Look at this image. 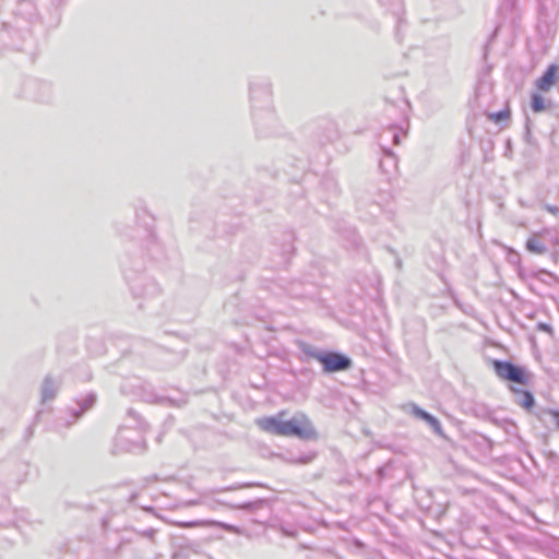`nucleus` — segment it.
<instances>
[{
  "label": "nucleus",
  "instance_id": "obj_10",
  "mask_svg": "<svg viewBox=\"0 0 559 559\" xmlns=\"http://www.w3.org/2000/svg\"><path fill=\"white\" fill-rule=\"evenodd\" d=\"M532 110L535 112H540L545 109V102L544 97L539 95L538 93H534L532 95V102H531Z\"/></svg>",
  "mask_w": 559,
  "mask_h": 559
},
{
  "label": "nucleus",
  "instance_id": "obj_19",
  "mask_svg": "<svg viewBox=\"0 0 559 559\" xmlns=\"http://www.w3.org/2000/svg\"><path fill=\"white\" fill-rule=\"evenodd\" d=\"M197 525H199L198 522H189V523H185L182 526H185V527H194Z\"/></svg>",
  "mask_w": 559,
  "mask_h": 559
},
{
  "label": "nucleus",
  "instance_id": "obj_20",
  "mask_svg": "<svg viewBox=\"0 0 559 559\" xmlns=\"http://www.w3.org/2000/svg\"><path fill=\"white\" fill-rule=\"evenodd\" d=\"M251 506H252V503H245V504H242L240 508H242V509H249V508H251Z\"/></svg>",
  "mask_w": 559,
  "mask_h": 559
},
{
  "label": "nucleus",
  "instance_id": "obj_15",
  "mask_svg": "<svg viewBox=\"0 0 559 559\" xmlns=\"http://www.w3.org/2000/svg\"><path fill=\"white\" fill-rule=\"evenodd\" d=\"M401 132L402 130L397 131L395 129L392 130V141L395 145H399L401 143Z\"/></svg>",
  "mask_w": 559,
  "mask_h": 559
},
{
  "label": "nucleus",
  "instance_id": "obj_8",
  "mask_svg": "<svg viewBox=\"0 0 559 559\" xmlns=\"http://www.w3.org/2000/svg\"><path fill=\"white\" fill-rule=\"evenodd\" d=\"M515 403L526 411H530L535 405L534 395L525 390H515Z\"/></svg>",
  "mask_w": 559,
  "mask_h": 559
},
{
  "label": "nucleus",
  "instance_id": "obj_7",
  "mask_svg": "<svg viewBox=\"0 0 559 559\" xmlns=\"http://www.w3.org/2000/svg\"><path fill=\"white\" fill-rule=\"evenodd\" d=\"M96 402V395L95 393H88L83 399L78 401V405L80 406V409L72 411V416L74 417V420L79 419L82 414L88 409H91Z\"/></svg>",
  "mask_w": 559,
  "mask_h": 559
},
{
  "label": "nucleus",
  "instance_id": "obj_5",
  "mask_svg": "<svg viewBox=\"0 0 559 559\" xmlns=\"http://www.w3.org/2000/svg\"><path fill=\"white\" fill-rule=\"evenodd\" d=\"M559 67L550 64L544 74L536 81V87L543 92H548L557 82Z\"/></svg>",
  "mask_w": 559,
  "mask_h": 559
},
{
  "label": "nucleus",
  "instance_id": "obj_4",
  "mask_svg": "<svg viewBox=\"0 0 559 559\" xmlns=\"http://www.w3.org/2000/svg\"><path fill=\"white\" fill-rule=\"evenodd\" d=\"M62 381L60 378L52 377L50 374L46 376L43 380L41 386H40V401L41 403H47L49 401H52L60 388H61Z\"/></svg>",
  "mask_w": 559,
  "mask_h": 559
},
{
  "label": "nucleus",
  "instance_id": "obj_17",
  "mask_svg": "<svg viewBox=\"0 0 559 559\" xmlns=\"http://www.w3.org/2000/svg\"><path fill=\"white\" fill-rule=\"evenodd\" d=\"M538 329L546 332H551V326L547 323H539Z\"/></svg>",
  "mask_w": 559,
  "mask_h": 559
},
{
  "label": "nucleus",
  "instance_id": "obj_18",
  "mask_svg": "<svg viewBox=\"0 0 559 559\" xmlns=\"http://www.w3.org/2000/svg\"><path fill=\"white\" fill-rule=\"evenodd\" d=\"M201 503H202V501H201V500L195 499V500H189V501H187L185 504H186V506H198V504H201Z\"/></svg>",
  "mask_w": 559,
  "mask_h": 559
},
{
  "label": "nucleus",
  "instance_id": "obj_9",
  "mask_svg": "<svg viewBox=\"0 0 559 559\" xmlns=\"http://www.w3.org/2000/svg\"><path fill=\"white\" fill-rule=\"evenodd\" d=\"M526 249L535 254H544L547 252V247L539 239V235L534 234L532 237H530L525 245Z\"/></svg>",
  "mask_w": 559,
  "mask_h": 559
},
{
  "label": "nucleus",
  "instance_id": "obj_3",
  "mask_svg": "<svg viewBox=\"0 0 559 559\" xmlns=\"http://www.w3.org/2000/svg\"><path fill=\"white\" fill-rule=\"evenodd\" d=\"M493 367L497 376L519 384H526L528 379L524 368L510 361L495 360Z\"/></svg>",
  "mask_w": 559,
  "mask_h": 559
},
{
  "label": "nucleus",
  "instance_id": "obj_13",
  "mask_svg": "<svg viewBox=\"0 0 559 559\" xmlns=\"http://www.w3.org/2000/svg\"><path fill=\"white\" fill-rule=\"evenodd\" d=\"M413 414L425 421H428L429 417L431 416V414L427 413L417 405H413Z\"/></svg>",
  "mask_w": 559,
  "mask_h": 559
},
{
  "label": "nucleus",
  "instance_id": "obj_2",
  "mask_svg": "<svg viewBox=\"0 0 559 559\" xmlns=\"http://www.w3.org/2000/svg\"><path fill=\"white\" fill-rule=\"evenodd\" d=\"M316 430L305 415H296L290 420H284V436H296L302 439L311 438Z\"/></svg>",
  "mask_w": 559,
  "mask_h": 559
},
{
  "label": "nucleus",
  "instance_id": "obj_12",
  "mask_svg": "<svg viewBox=\"0 0 559 559\" xmlns=\"http://www.w3.org/2000/svg\"><path fill=\"white\" fill-rule=\"evenodd\" d=\"M426 423L433 429V431L437 435H439V436L443 435L441 424L435 416L431 415L429 417L428 421H426Z\"/></svg>",
  "mask_w": 559,
  "mask_h": 559
},
{
  "label": "nucleus",
  "instance_id": "obj_6",
  "mask_svg": "<svg viewBox=\"0 0 559 559\" xmlns=\"http://www.w3.org/2000/svg\"><path fill=\"white\" fill-rule=\"evenodd\" d=\"M257 425L266 432L284 436V420L277 417H263L257 420Z\"/></svg>",
  "mask_w": 559,
  "mask_h": 559
},
{
  "label": "nucleus",
  "instance_id": "obj_14",
  "mask_svg": "<svg viewBox=\"0 0 559 559\" xmlns=\"http://www.w3.org/2000/svg\"><path fill=\"white\" fill-rule=\"evenodd\" d=\"M211 525H215V526H218V527H223L229 532H235L236 528L233 526V525H229V524H225V523H221V522H210Z\"/></svg>",
  "mask_w": 559,
  "mask_h": 559
},
{
  "label": "nucleus",
  "instance_id": "obj_1",
  "mask_svg": "<svg viewBox=\"0 0 559 559\" xmlns=\"http://www.w3.org/2000/svg\"><path fill=\"white\" fill-rule=\"evenodd\" d=\"M304 353L318 360L322 365L323 372L325 373L345 371L353 366L352 359L338 352H325L312 346H306Z\"/></svg>",
  "mask_w": 559,
  "mask_h": 559
},
{
  "label": "nucleus",
  "instance_id": "obj_16",
  "mask_svg": "<svg viewBox=\"0 0 559 559\" xmlns=\"http://www.w3.org/2000/svg\"><path fill=\"white\" fill-rule=\"evenodd\" d=\"M548 413L554 417L556 427L559 429V409H549Z\"/></svg>",
  "mask_w": 559,
  "mask_h": 559
},
{
  "label": "nucleus",
  "instance_id": "obj_11",
  "mask_svg": "<svg viewBox=\"0 0 559 559\" xmlns=\"http://www.w3.org/2000/svg\"><path fill=\"white\" fill-rule=\"evenodd\" d=\"M509 116H510V111L508 109H506V110H500L498 112L489 114V119L496 123H499V122L508 119Z\"/></svg>",
  "mask_w": 559,
  "mask_h": 559
}]
</instances>
